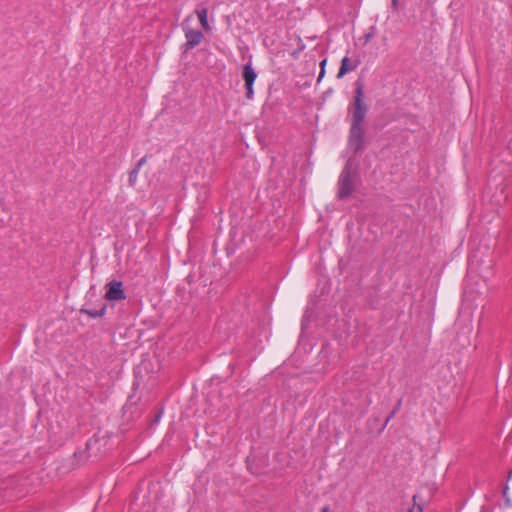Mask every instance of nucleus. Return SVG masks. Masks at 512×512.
I'll return each mask as SVG.
<instances>
[{
    "label": "nucleus",
    "mask_w": 512,
    "mask_h": 512,
    "mask_svg": "<svg viewBox=\"0 0 512 512\" xmlns=\"http://www.w3.org/2000/svg\"><path fill=\"white\" fill-rule=\"evenodd\" d=\"M353 169H354V162L350 158L346 162L345 167L343 168L339 180H338V192L337 195L339 198L344 199L349 197L353 191H354V181H353Z\"/></svg>",
    "instance_id": "1"
},
{
    "label": "nucleus",
    "mask_w": 512,
    "mask_h": 512,
    "mask_svg": "<svg viewBox=\"0 0 512 512\" xmlns=\"http://www.w3.org/2000/svg\"><path fill=\"white\" fill-rule=\"evenodd\" d=\"M193 21V16L188 15L183 23L182 28L184 31V35L186 38L185 47L186 50L192 49L195 46L199 45L204 39V35L200 30L194 29L191 27L190 23Z\"/></svg>",
    "instance_id": "2"
},
{
    "label": "nucleus",
    "mask_w": 512,
    "mask_h": 512,
    "mask_svg": "<svg viewBox=\"0 0 512 512\" xmlns=\"http://www.w3.org/2000/svg\"><path fill=\"white\" fill-rule=\"evenodd\" d=\"M366 105L363 99V87L361 84L357 85L355 90V98L352 106V117L354 120V126L360 125L366 115Z\"/></svg>",
    "instance_id": "3"
},
{
    "label": "nucleus",
    "mask_w": 512,
    "mask_h": 512,
    "mask_svg": "<svg viewBox=\"0 0 512 512\" xmlns=\"http://www.w3.org/2000/svg\"><path fill=\"white\" fill-rule=\"evenodd\" d=\"M105 299L107 301H121L126 299V294L121 281L113 280L105 285Z\"/></svg>",
    "instance_id": "4"
},
{
    "label": "nucleus",
    "mask_w": 512,
    "mask_h": 512,
    "mask_svg": "<svg viewBox=\"0 0 512 512\" xmlns=\"http://www.w3.org/2000/svg\"><path fill=\"white\" fill-rule=\"evenodd\" d=\"M242 77L245 82V88H246V97L248 99H251L254 94L253 85L257 78V74L254 71L253 67L250 64H246L243 67L242 71Z\"/></svg>",
    "instance_id": "5"
},
{
    "label": "nucleus",
    "mask_w": 512,
    "mask_h": 512,
    "mask_svg": "<svg viewBox=\"0 0 512 512\" xmlns=\"http://www.w3.org/2000/svg\"><path fill=\"white\" fill-rule=\"evenodd\" d=\"M359 64L360 61L358 59H351L347 56L343 57L341 60L339 71L337 73V78L341 79L348 72L356 70Z\"/></svg>",
    "instance_id": "6"
},
{
    "label": "nucleus",
    "mask_w": 512,
    "mask_h": 512,
    "mask_svg": "<svg viewBox=\"0 0 512 512\" xmlns=\"http://www.w3.org/2000/svg\"><path fill=\"white\" fill-rule=\"evenodd\" d=\"M364 146L363 130H351L349 137V148L357 152Z\"/></svg>",
    "instance_id": "7"
},
{
    "label": "nucleus",
    "mask_w": 512,
    "mask_h": 512,
    "mask_svg": "<svg viewBox=\"0 0 512 512\" xmlns=\"http://www.w3.org/2000/svg\"><path fill=\"white\" fill-rule=\"evenodd\" d=\"M194 13L197 16L202 28L207 32L211 31V26L208 22V9L203 6H199L195 9Z\"/></svg>",
    "instance_id": "8"
},
{
    "label": "nucleus",
    "mask_w": 512,
    "mask_h": 512,
    "mask_svg": "<svg viewBox=\"0 0 512 512\" xmlns=\"http://www.w3.org/2000/svg\"><path fill=\"white\" fill-rule=\"evenodd\" d=\"M81 312L89 315L90 317L97 318V317H101V316H103L105 314L106 307L103 306L99 310H97V309H82Z\"/></svg>",
    "instance_id": "9"
},
{
    "label": "nucleus",
    "mask_w": 512,
    "mask_h": 512,
    "mask_svg": "<svg viewBox=\"0 0 512 512\" xmlns=\"http://www.w3.org/2000/svg\"><path fill=\"white\" fill-rule=\"evenodd\" d=\"M417 499H418V496L414 495L413 496V507L410 508L408 510V512H422L423 511V507L420 504H418Z\"/></svg>",
    "instance_id": "10"
},
{
    "label": "nucleus",
    "mask_w": 512,
    "mask_h": 512,
    "mask_svg": "<svg viewBox=\"0 0 512 512\" xmlns=\"http://www.w3.org/2000/svg\"><path fill=\"white\" fill-rule=\"evenodd\" d=\"M326 64H327V59H323L321 62H320V73H319V76H318V79L317 81L320 82L324 76H325V67H326Z\"/></svg>",
    "instance_id": "11"
},
{
    "label": "nucleus",
    "mask_w": 512,
    "mask_h": 512,
    "mask_svg": "<svg viewBox=\"0 0 512 512\" xmlns=\"http://www.w3.org/2000/svg\"><path fill=\"white\" fill-rule=\"evenodd\" d=\"M140 170H138V168H134L130 174H129V182L131 185H134L136 180H137V176H138V173H139Z\"/></svg>",
    "instance_id": "12"
},
{
    "label": "nucleus",
    "mask_w": 512,
    "mask_h": 512,
    "mask_svg": "<svg viewBox=\"0 0 512 512\" xmlns=\"http://www.w3.org/2000/svg\"><path fill=\"white\" fill-rule=\"evenodd\" d=\"M372 38H373V33L372 32H368V33L363 35L361 40H363V44L366 45V44H368L371 41Z\"/></svg>",
    "instance_id": "13"
},
{
    "label": "nucleus",
    "mask_w": 512,
    "mask_h": 512,
    "mask_svg": "<svg viewBox=\"0 0 512 512\" xmlns=\"http://www.w3.org/2000/svg\"><path fill=\"white\" fill-rule=\"evenodd\" d=\"M146 163V156L142 157L139 162L137 163L136 167L135 168H138V170H140V168Z\"/></svg>",
    "instance_id": "14"
},
{
    "label": "nucleus",
    "mask_w": 512,
    "mask_h": 512,
    "mask_svg": "<svg viewBox=\"0 0 512 512\" xmlns=\"http://www.w3.org/2000/svg\"><path fill=\"white\" fill-rule=\"evenodd\" d=\"M398 1H399V0H391L392 6H393V8H394V9H396V8H397V6H398Z\"/></svg>",
    "instance_id": "15"
},
{
    "label": "nucleus",
    "mask_w": 512,
    "mask_h": 512,
    "mask_svg": "<svg viewBox=\"0 0 512 512\" xmlns=\"http://www.w3.org/2000/svg\"><path fill=\"white\" fill-rule=\"evenodd\" d=\"M394 414H395V411H393V412L390 414V416H388V418H387L386 422H388V421H389V420L394 416Z\"/></svg>",
    "instance_id": "16"
},
{
    "label": "nucleus",
    "mask_w": 512,
    "mask_h": 512,
    "mask_svg": "<svg viewBox=\"0 0 512 512\" xmlns=\"http://www.w3.org/2000/svg\"><path fill=\"white\" fill-rule=\"evenodd\" d=\"M322 512H330V510H329V508H328V507H324V508L322 509Z\"/></svg>",
    "instance_id": "17"
}]
</instances>
